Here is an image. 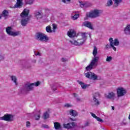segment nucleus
Listing matches in <instances>:
<instances>
[{"label": "nucleus", "mask_w": 130, "mask_h": 130, "mask_svg": "<svg viewBox=\"0 0 130 130\" xmlns=\"http://www.w3.org/2000/svg\"><path fill=\"white\" fill-rule=\"evenodd\" d=\"M62 61L63 62H66V61H68V58H62Z\"/></svg>", "instance_id": "obj_46"}, {"label": "nucleus", "mask_w": 130, "mask_h": 130, "mask_svg": "<svg viewBox=\"0 0 130 130\" xmlns=\"http://www.w3.org/2000/svg\"><path fill=\"white\" fill-rule=\"evenodd\" d=\"M73 95L74 96V97H77V94L76 93H73Z\"/></svg>", "instance_id": "obj_54"}, {"label": "nucleus", "mask_w": 130, "mask_h": 130, "mask_svg": "<svg viewBox=\"0 0 130 130\" xmlns=\"http://www.w3.org/2000/svg\"><path fill=\"white\" fill-rule=\"evenodd\" d=\"M113 4V2H112V0H108V2L106 4V6L110 7V6H112Z\"/></svg>", "instance_id": "obj_32"}, {"label": "nucleus", "mask_w": 130, "mask_h": 130, "mask_svg": "<svg viewBox=\"0 0 130 130\" xmlns=\"http://www.w3.org/2000/svg\"><path fill=\"white\" fill-rule=\"evenodd\" d=\"M32 62H34V63H36V60H35V59L32 60Z\"/></svg>", "instance_id": "obj_53"}, {"label": "nucleus", "mask_w": 130, "mask_h": 130, "mask_svg": "<svg viewBox=\"0 0 130 130\" xmlns=\"http://www.w3.org/2000/svg\"><path fill=\"white\" fill-rule=\"evenodd\" d=\"M23 0H17L16 4L14 5V9H21L23 6Z\"/></svg>", "instance_id": "obj_12"}, {"label": "nucleus", "mask_w": 130, "mask_h": 130, "mask_svg": "<svg viewBox=\"0 0 130 130\" xmlns=\"http://www.w3.org/2000/svg\"><path fill=\"white\" fill-rule=\"evenodd\" d=\"M81 36L82 38H86L87 37V36H86V33L85 32L81 33Z\"/></svg>", "instance_id": "obj_42"}, {"label": "nucleus", "mask_w": 130, "mask_h": 130, "mask_svg": "<svg viewBox=\"0 0 130 130\" xmlns=\"http://www.w3.org/2000/svg\"><path fill=\"white\" fill-rule=\"evenodd\" d=\"M46 31L47 33H52V30H51V27L50 25L46 27Z\"/></svg>", "instance_id": "obj_29"}, {"label": "nucleus", "mask_w": 130, "mask_h": 130, "mask_svg": "<svg viewBox=\"0 0 130 130\" xmlns=\"http://www.w3.org/2000/svg\"><path fill=\"white\" fill-rule=\"evenodd\" d=\"M30 13V10L27 9H24L21 14L20 17L22 18L21 20V25L23 27H26L30 22V18L28 17V15Z\"/></svg>", "instance_id": "obj_2"}, {"label": "nucleus", "mask_w": 130, "mask_h": 130, "mask_svg": "<svg viewBox=\"0 0 130 130\" xmlns=\"http://www.w3.org/2000/svg\"><path fill=\"white\" fill-rule=\"evenodd\" d=\"M30 125H31L30 122L27 121L26 122V127H30Z\"/></svg>", "instance_id": "obj_44"}, {"label": "nucleus", "mask_w": 130, "mask_h": 130, "mask_svg": "<svg viewBox=\"0 0 130 130\" xmlns=\"http://www.w3.org/2000/svg\"><path fill=\"white\" fill-rule=\"evenodd\" d=\"M79 4L81 8H85V2L83 1L79 2Z\"/></svg>", "instance_id": "obj_37"}, {"label": "nucleus", "mask_w": 130, "mask_h": 130, "mask_svg": "<svg viewBox=\"0 0 130 130\" xmlns=\"http://www.w3.org/2000/svg\"><path fill=\"white\" fill-rule=\"evenodd\" d=\"M35 38L37 40H39V41H44L45 42H47L48 40H49V38H48L47 36L40 32L36 33Z\"/></svg>", "instance_id": "obj_3"}, {"label": "nucleus", "mask_w": 130, "mask_h": 130, "mask_svg": "<svg viewBox=\"0 0 130 130\" xmlns=\"http://www.w3.org/2000/svg\"><path fill=\"white\" fill-rule=\"evenodd\" d=\"M89 37H91V35H89Z\"/></svg>", "instance_id": "obj_58"}, {"label": "nucleus", "mask_w": 130, "mask_h": 130, "mask_svg": "<svg viewBox=\"0 0 130 130\" xmlns=\"http://www.w3.org/2000/svg\"><path fill=\"white\" fill-rule=\"evenodd\" d=\"M44 119H47L49 118V112H45L43 114Z\"/></svg>", "instance_id": "obj_30"}, {"label": "nucleus", "mask_w": 130, "mask_h": 130, "mask_svg": "<svg viewBox=\"0 0 130 130\" xmlns=\"http://www.w3.org/2000/svg\"><path fill=\"white\" fill-rule=\"evenodd\" d=\"M102 13V10L95 9L93 10L91 13H89V15H87L86 17H89V18H91L92 19L98 18V17H100Z\"/></svg>", "instance_id": "obj_4"}, {"label": "nucleus", "mask_w": 130, "mask_h": 130, "mask_svg": "<svg viewBox=\"0 0 130 130\" xmlns=\"http://www.w3.org/2000/svg\"><path fill=\"white\" fill-rule=\"evenodd\" d=\"M83 25L91 30H94V28H93V25H92V23L89 21H84L83 22Z\"/></svg>", "instance_id": "obj_13"}, {"label": "nucleus", "mask_w": 130, "mask_h": 130, "mask_svg": "<svg viewBox=\"0 0 130 130\" xmlns=\"http://www.w3.org/2000/svg\"><path fill=\"white\" fill-rule=\"evenodd\" d=\"M54 127L56 130H62V127H61L60 123L58 122H54Z\"/></svg>", "instance_id": "obj_15"}, {"label": "nucleus", "mask_w": 130, "mask_h": 130, "mask_svg": "<svg viewBox=\"0 0 130 130\" xmlns=\"http://www.w3.org/2000/svg\"><path fill=\"white\" fill-rule=\"evenodd\" d=\"M70 43L71 44H74V45H82V43H80L79 42H77V41H70Z\"/></svg>", "instance_id": "obj_25"}, {"label": "nucleus", "mask_w": 130, "mask_h": 130, "mask_svg": "<svg viewBox=\"0 0 130 130\" xmlns=\"http://www.w3.org/2000/svg\"><path fill=\"white\" fill-rule=\"evenodd\" d=\"M101 95L99 92H95L92 95V102L94 105H100V102L98 100L99 98H100Z\"/></svg>", "instance_id": "obj_6"}, {"label": "nucleus", "mask_w": 130, "mask_h": 130, "mask_svg": "<svg viewBox=\"0 0 130 130\" xmlns=\"http://www.w3.org/2000/svg\"><path fill=\"white\" fill-rule=\"evenodd\" d=\"M11 80L14 83L16 86H18V82H17V77L16 76H12L10 77Z\"/></svg>", "instance_id": "obj_24"}, {"label": "nucleus", "mask_w": 130, "mask_h": 130, "mask_svg": "<svg viewBox=\"0 0 130 130\" xmlns=\"http://www.w3.org/2000/svg\"><path fill=\"white\" fill-rule=\"evenodd\" d=\"M35 55H40V53L39 52H36V51H34Z\"/></svg>", "instance_id": "obj_48"}, {"label": "nucleus", "mask_w": 130, "mask_h": 130, "mask_svg": "<svg viewBox=\"0 0 130 130\" xmlns=\"http://www.w3.org/2000/svg\"><path fill=\"white\" fill-rule=\"evenodd\" d=\"M42 127H43L44 128H49V126L45 124H43L42 125Z\"/></svg>", "instance_id": "obj_41"}, {"label": "nucleus", "mask_w": 130, "mask_h": 130, "mask_svg": "<svg viewBox=\"0 0 130 130\" xmlns=\"http://www.w3.org/2000/svg\"><path fill=\"white\" fill-rule=\"evenodd\" d=\"M68 35L70 38H73L76 36V32H75V30L71 29L68 32Z\"/></svg>", "instance_id": "obj_17"}, {"label": "nucleus", "mask_w": 130, "mask_h": 130, "mask_svg": "<svg viewBox=\"0 0 130 130\" xmlns=\"http://www.w3.org/2000/svg\"><path fill=\"white\" fill-rule=\"evenodd\" d=\"M33 0H25V4L26 5H32Z\"/></svg>", "instance_id": "obj_33"}, {"label": "nucleus", "mask_w": 130, "mask_h": 130, "mask_svg": "<svg viewBox=\"0 0 130 130\" xmlns=\"http://www.w3.org/2000/svg\"><path fill=\"white\" fill-rule=\"evenodd\" d=\"M112 110H114V106H112Z\"/></svg>", "instance_id": "obj_55"}, {"label": "nucleus", "mask_w": 130, "mask_h": 130, "mask_svg": "<svg viewBox=\"0 0 130 130\" xmlns=\"http://www.w3.org/2000/svg\"><path fill=\"white\" fill-rule=\"evenodd\" d=\"M82 40H78V41H77V42H79L80 43H82V45H83V44H84V43H85V40H83L81 41Z\"/></svg>", "instance_id": "obj_43"}, {"label": "nucleus", "mask_w": 130, "mask_h": 130, "mask_svg": "<svg viewBox=\"0 0 130 130\" xmlns=\"http://www.w3.org/2000/svg\"><path fill=\"white\" fill-rule=\"evenodd\" d=\"M24 68H25V69H30V68H31V65L29 64L28 63H26L24 64Z\"/></svg>", "instance_id": "obj_38"}, {"label": "nucleus", "mask_w": 130, "mask_h": 130, "mask_svg": "<svg viewBox=\"0 0 130 130\" xmlns=\"http://www.w3.org/2000/svg\"><path fill=\"white\" fill-rule=\"evenodd\" d=\"M52 90H53V91H56V88H55V87L54 86V85H53L52 86Z\"/></svg>", "instance_id": "obj_50"}, {"label": "nucleus", "mask_w": 130, "mask_h": 130, "mask_svg": "<svg viewBox=\"0 0 130 130\" xmlns=\"http://www.w3.org/2000/svg\"><path fill=\"white\" fill-rule=\"evenodd\" d=\"M63 3H64V4H67V3H70L71 2V0H62Z\"/></svg>", "instance_id": "obj_47"}, {"label": "nucleus", "mask_w": 130, "mask_h": 130, "mask_svg": "<svg viewBox=\"0 0 130 130\" xmlns=\"http://www.w3.org/2000/svg\"><path fill=\"white\" fill-rule=\"evenodd\" d=\"M89 125H90V122L87 121L85 122V124L81 126V128H85V127H86V126H89Z\"/></svg>", "instance_id": "obj_34"}, {"label": "nucleus", "mask_w": 130, "mask_h": 130, "mask_svg": "<svg viewBox=\"0 0 130 130\" xmlns=\"http://www.w3.org/2000/svg\"><path fill=\"white\" fill-rule=\"evenodd\" d=\"M48 112H49V109L48 110Z\"/></svg>", "instance_id": "obj_57"}, {"label": "nucleus", "mask_w": 130, "mask_h": 130, "mask_svg": "<svg viewBox=\"0 0 130 130\" xmlns=\"http://www.w3.org/2000/svg\"><path fill=\"white\" fill-rule=\"evenodd\" d=\"M70 115H72L74 117H76V116H78V113L75 110L71 109L69 111Z\"/></svg>", "instance_id": "obj_21"}, {"label": "nucleus", "mask_w": 130, "mask_h": 130, "mask_svg": "<svg viewBox=\"0 0 130 130\" xmlns=\"http://www.w3.org/2000/svg\"><path fill=\"white\" fill-rule=\"evenodd\" d=\"M64 107H66L67 108H70V107H72V105L67 103L64 105Z\"/></svg>", "instance_id": "obj_39"}, {"label": "nucleus", "mask_w": 130, "mask_h": 130, "mask_svg": "<svg viewBox=\"0 0 130 130\" xmlns=\"http://www.w3.org/2000/svg\"><path fill=\"white\" fill-rule=\"evenodd\" d=\"M126 94V90L123 87H119L117 89V97H122Z\"/></svg>", "instance_id": "obj_9"}, {"label": "nucleus", "mask_w": 130, "mask_h": 130, "mask_svg": "<svg viewBox=\"0 0 130 130\" xmlns=\"http://www.w3.org/2000/svg\"><path fill=\"white\" fill-rule=\"evenodd\" d=\"M90 114L91 115V116H92V117H93V118H95V119H96V120L98 121H99V122H104V121L102 119L100 118V117H97V116H96V115H95V114L90 112Z\"/></svg>", "instance_id": "obj_19"}, {"label": "nucleus", "mask_w": 130, "mask_h": 130, "mask_svg": "<svg viewBox=\"0 0 130 130\" xmlns=\"http://www.w3.org/2000/svg\"><path fill=\"white\" fill-rule=\"evenodd\" d=\"M113 45H115V46H118L119 45V41H118V39H115L114 42L113 40Z\"/></svg>", "instance_id": "obj_28"}, {"label": "nucleus", "mask_w": 130, "mask_h": 130, "mask_svg": "<svg viewBox=\"0 0 130 130\" xmlns=\"http://www.w3.org/2000/svg\"><path fill=\"white\" fill-rule=\"evenodd\" d=\"M109 41L110 43H111V48H113L114 51H116V48L113 45V39L112 38H110L109 40Z\"/></svg>", "instance_id": "obj_22"}, {"label": "nucleus", "mask_w": 130, "mask_h": 130, "mask_svg": "<svg viewBox=\"0 0 130 130\" xmlns=\"http://www.w3.org/2000/svg\"><path fill=\"white\" fill-rule=\"evenodd\" d=\"M76 126L77 123L74 122L63 124V127H64V128H67V129L76 130V129H75V127H76Z\"/></svg>", "instance_id": "obj_8"}, {"label": "nucleus", "mask_w": 130, "mask_h": 130, "mask_svg": "<svg viewBox=\"0 0 130 130\" xmlns=\"http://www.w3.org/2000/svg\"><path fill=\"white\" fill-rule=\"evenodd\" d=\"M5 59V57L2 55H0V61Z\"/></svg>", "instance_id": "obj_49"}, {"label": "nucleus", "mask_w": 130, "mask_h": 130, "mask_svg": "<svg viewBox=\"0 0 130 130\" xmlns=\"http://www.w3.org/2000/svg\"><path fill=\"white\" fill-rule=\"evenodd\" d=\"M0 120L9 122L13 121L14 117L11 114H5L4 116L0 117Z\"/></svg>", "instance_id": "obj_10"}, {"label": "nucleus", "mask_w": 130, "mask_h": 130, "mask_svg": "<svg viewBox=\"0 0 130 130\" xmlns=\"http://www.w3.org/2000/svg\"><path fill=\"white\" fill-rule=\"evenodd\" d=\"M76 101H81V99H80V98H76Z\"/></svg>", "instance_id": "obj_52"}, {"label": "nucleus", "mask_w": 130, "mask_h": 130, "mask_svg": "<svg viewBox=\"0 0 130 130\" xmlns=\"http://www.w3.org/2000/svg\"><path fill=\"white\" fill-rule=\"evenodd\" d=\"M85 77H86L87 79L93 80V81H96L98 78V76L92 72H87L85 73Z\"/></svg>", "instance_id": "obj_11"}, {"label": "nucleus", "mask_w": 130, "mask_h": 130, "mask_svg": "<svg viewBox=\"0 0 130 130\" xmlns=\"http://www.w3.org/2000/svg\"><path fill=\"white\" fill-rule=\"evenodd\" d=\"M78 82L82 89H86V88H88V87L90 86V84H85L84 82H82L81 81H78Z\"/></svg>", "instance_id": "obj_18"}, {"label": "nucleus", "mask_w": 130, "mask_h": 130, "mask_svg": "<svg viewBox=\"0 0 130 130\" xmlns=\"http://www.w3.org/2000/svg\"><path fill=\"white\" fill-rule=\"evenodd\" d=\"M109 48H111V43H110V45L107 44L105 46L106 49H109Z\"/></svg>", "instance_id": "obj_40"}, {"label": "nucleus", "mask_w": 130, "mask_h": 130, "mask_svg": "<svg viewBox=\"0 0 130 130\" xmlns=\"http://www.w3.org/2000/svg\"><path fill=\"white\" fill-rule=\"evenodd\" d=\"M92 7V4L89 2H85L84 8Z\"/></svg>", "instance_id": "obj_31"}, {"label": "nucleus", "mask_w": 130, "mask_h": 130, "mask_svg": "<svg viewBox=\"0 0 130 130\" xmlns=\"http://www.w3.org/2000/svg\"><path fill=\"white\" fill-rule=\"evenodd\" d=\"M111 60H112V57L107 56L106 58V61H107L108 62H110Z\"/></svg>", "instance_id": "obj_35"}, {"label": "nucleus", "mask_w": 130, "mask_h": 130, "mask_svg": "<svg viewBox=\"0 0 130 130\" xmlns=\"http://www.w3.org/2000/svg\"><path fill=\"white\" fill-rule=\"evenodd\" d=\"M114 2V5L115 8H117L118 6H119V4H121V3H122V0H113Z\"/></svg>", "instance_id": "obj_23"}, {"label": "nucleus", "mask_w": 130, "mask_h": 130, "mask_svg": "<svg viewBox=\"0 0 130 130\" xmlns=\"http://www.w3.org/2000/svg\"><path fill=\"white\" fill-rule=\"evenodd\" d=\"M70 120H71V121H76V120H77L76 119H74V118H70Z\"/></svg>", "instance_id": "obj_51"}, {"label": "nucleus", "mask_w": 130, "mask_h": 130, "mask_svg": "<svg viewBox=\"0 0 130 130\" xmlns=\"http://www.w3.org/2000/svg\"><path fill=\"white\" fill-rule=\"evenodd\" d=\"M74 13H77V12H74Z\"/></svg>", "instance_id": "obj_59"}, {"label": "nucleus", "mask_w": 130, "mask_h": 130, "mask_svg": "<svg viewBox=\"0 0 130 130\" xmlns=\"http://www.w3.org/2000/svg\"><path fill=\"white\" fill-rule=\"evenodd\" d=\"M35 17L37 19V20L39 19H42L43 17V14H42L41 12L36 11L34 13Z\"/></svg>", "instance_id": "obj_16"}, {"label": "nucleus", "mask_w": 130, "mask_h": 130, "mask_svg": "<svg viewBox=\"0 0 130 130\" xmlns=\"http://www.w3.org/2000/svg\"><path fill=\"white\" fill-rule=\"evenodd\" d=\"M116 94L113 92H111L108 93V95H106L105 97L107 99H112V101H114V97H115Z\"/></svg>", "instance_id": "obj_14"}, {"label": "nucleus", "mask_w": 130, "mask_h": 130, "mask_svg": "<svg viewBox=\"0 0 130 130\" xmlns=\"http://www.w3.org/2000/svg\"><path fill=\"white\" fill-rule=\"evenodd\" d=\"M79 16H80V14H75L74 15L72 14V20H78Z\"/></svg>", "instance_id": "obj_27"}, {"label": "nucleus", "mask_w": 130, "mask_h": 130, "mask_svg": "<svg viewBox=\"0 0 130 130\" xmlns=\"http://www.w3.org/2000/svg\"><path fill=\"white\" fill-rule=\"evenodd\" d=\"M9 15V12L7 10H5L2 15L1 16H3V17H4V18H7Z\"/></svg>", "instance_id": "obj_26"}, {"label": "nucleus", "mask_w": 130, "mask_h": 130, "mask_svg": "<svg viewBox=\"0 0 130 130\" xmlns=\"http://www.w3.org/2000/svg\"><path fill=\"white\" fill-rule=\"evenodd\" d=\"M6 31L8 35H9L10 36H13L15 37V36H18V35H20V31L14 32L12 31V26H8L6 27Z\"/></svg>", "instance_id": "obj_7"}, {"label": "nucleus", "mask_w": 130, "mask_h": 130, "mask_svg": "<svg viewBox=\"0 0 130 130\" xmlns=\"http://www.w3.org/2000/svg\"><path fill=\"white\" fill-rule=\"evenodd\" d=\"M35 118L36 120H39V119H40V115L36 114L35 115Z\"/></svg>", "instance_id": "obj_36"}, {"label": "nucleus", "mask_w": 130, "mask_h": 130, "mask_svg": "<svg viewBox=\"0 0 130 130\" xmlns=\"http://www.w3.org/2000/svg\"><path fill=\"white\" fill-rule=\"evenodd\" d=\"M97 53H98V52L97 51V47H96V46H94L93 52H92V54L94 56L93 58H95V57H98V61H99V57L96 56V55H97Z\"/></svg>", "instance_id": "obj_20"}, {"label": "nucleus", "mask_w": 130, "mask_h": 130, "mask_svg": "<svg viewBox=\"0 0 130 130\" xmlns=\"http://www.w3.org/2000/svg\"><path fill=\"white\" fill-rule=\"evenodd\" d=\"M1 19H2V15H0V20H1Z\"/></svg>", "instance_id": "obj_56"}, {"label": "nucleus", "mask_w": 130, "mask_h": 130, "mask_svg": "<svg viewBox=\"0 0 130 130\" xmlns=\"http://www.w3.org/2000/svg\"><path fill=\"white\" fill-rule=\"evenodd\" d=\"M40 85V82L37 81L33 83L27 82L24 86L20 89L21 93H29L31 91L34 90V87H38Z\"/></svg>", "instance_id": "obj_1"}, {"label": "nucleus", "mask_w": 130, "mask_h": 130, "mask_svg": "<svg viewBox=\"0 0 130 130\" xmlns=\"http://www.w3.org/2000/svg\"><path fill=\"white\" fill-rule=\"evenodd\" d=\"M98 62V57L92 58L90 63L86 67V71H91L93 70L94 68L97 67V63Z\"/></svg>", "instance_id": "obj_5"}, {"label": "nucleus", "mask_w": 130, "mask_h": 130, "mask_svg": "<svg viewBox=\"0 0 130 130\" xmlns=\"http://www.w3.org/2000/svg\"><path fill=\"white\" fill-rule=\"evenodd\" d=\"M57 27H56V25L53 24V31L55 32V31H54V30H55V29H56Z\"/></svg>", "instance_id": "obj_45"}]
</instances>
